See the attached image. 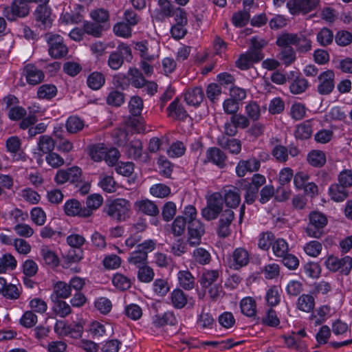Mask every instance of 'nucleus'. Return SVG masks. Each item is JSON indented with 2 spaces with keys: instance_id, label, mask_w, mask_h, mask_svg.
<instances>
[{
  "instance_id": "nucleus-55",
  "label": "nucleus",
  "mask_w": 352,
  "mask_h": 352,
  "mask_svg": "<svg viewBox=\"0 0 352 352\" xmlns=\"http://www.w3.org/2000/svg\"><path fill=\"white\" fill-rule=\"evenodd\" d=\"M68 173V181L78 187L82 184V170L78 166H73L67 168Z\"/></svg>"
},
{
  "instance_id": "nucleus-19",
  "label": "nucleus",
  "mask_w": 352,
  "mask_h": 352,
  "mask_svg": "<svg viewBox=\"0 0 352 352\" xmlns=\"http://www.w3.org/2000/svg\"><path fill=\"white\" fill-rule=\"evenodd\" d=\"M232 257V262L230 265L235 270L245 266L249 263V254L246 250L241 248H236Z\"/></svg>"
},
{
  "instance_id": "nucleus-27",
  "label": "nucleus",
  "mask_w": 352,
  "mask_h": 352,
  "mask_svg": "<svg viewBox=\"0 0 352 352\" xmlns=\"http://www.w3.org/2000/svg\"><path fill=\"white\" fill-rule=\"evenodd\" d=\"M22 0L13 1L10 7H6L3 10V15L9 21H14L21 16Z\"/></svg>"
},
{
  "instance_id": "nucleus-2",
  "label": "nucleus",
  "mask_w": 352,
  "mask_h": 352,
  "mask_svg": "<svg viewBox=\"0 0 352 352\" xmlns=\"http://www.w3.org/2000/svg\"><path fill=\"white\" fill-rule=\"evenodd\" d=\"M328 219L323 213L318 211L311 212L309 214V223L306 233L309 237L320 239L324 234V228Z\"/></svg>"
},
{
  "instance_id": "nucleus-63",
  "label": "nucleus",
  "mask_w": 352,
  "mask_h": 352,
  "mask_svg": "<svg viewBox=\"0 0 352 352\" xmlns=\"http://www.w3.org/2000/svg\"><path fill=\"white\" fill-rule=\"evenodd\" d=\"M336 43L340 46H346L352 43V34L346 30H340L335 36Z\"/></svg>"
},
{
  "instance_id": "nucleus-17",
  "label": "nucleus",
  "mask_w": 352,
  "mask_h": 352,
  "mask_svg": "<svg viewBox=\"0 0 352 352\" xmlns=\"http://www.w3.org/2000/svg\"><path fill=\"white\" fill-rule=\"evenodd\" d=\"M134 207L138 212L148 216L155 217L160 213L157 206L153 201L146 199L137 201Z\"/></svg>"
},
{
  "instance_id": "nucleus-57",
  "label": "nucleus",
  "mask_w": 352,
  "mask_h": 352,
  "mask_svg": "<svg viewBox=\"0 0 352 352\" xmlns=\"http://www.w3.org/2000/svg\"><path fill=\"white\" fill-rule=\"evenodd\" d=\"M150 192L154 197L158 198H164L170 195V189L168 186L165 184H157L151 187Z\"/></svg>"
},
{
  "instance_id": "nucleus-14",
  "label": "nucleus",
  "mask_w": 352,
  "mask_h": 352,
  "mask_svg": "<svg viewBox=\"0 0 352 352\" xmlns=\"http://www.w3.org/2000/svg\"><path fill=\"white\" fill-rule=\"evenodd\" d=\"M261 166L260 161L255 157L247 160H240L236 167V173L238 177H244L247 172L258 170Z\"/></svg>"
},
{
  "instance_id": "nucleus-56",
  "label": "nucleus",
  "mask_w": 352,
  "mask_h": 352,
  "mask_svg": "<svg viewBox=\"0 0 352 352\" xmlns=\"http://www.w3.org/2000/svg\"><path fill=\"white\" fill-rule=\"evenodd\" d=\"M193 257L195 261L200 265H206L210 263L211 259L209 252L202 248H199L194 250Z\"/></svg>"
},
{
  "instance_id": "nucleus-33",
  "label": "nucleus",
  "mask_w": 352,
  "mask_h": 352,
  "mask_svg": "<svg viewBox=\"0 0 352 352\" xmlns=\"http://www.w3.org/2000/svg\"><path fill=\"white\" fill-rule=\"evenodd\" d=\"M135 50L138 52L142 60L153 61L155 58V55L149 52L148 42L147 41L137 42Z\"/></svg>"
},
{
  "instance_id": "nucleus-58",
  "label": "nucleus",
  "mask_w": 352,
  "mask_h": 352,
  "mask_svg": "<svg viewBox=\"0 0 352 352\" xmlns=\"http://www.w3.org/2000/svg\"><path fill=\"white\" fill-rule=\"evenodd\" d=\"M129 111L133 116H138L141 114L143 109V101L140 97L133 96L131 98L129 104Z\"/></svg>"
},
{
  "instance_id": "nucleus-6",
  "label": "nucleus",
  "mask_w": 352,
  "mask_h": 352,
  "mask_svg": "<svg viewBox=\"0 0 352 352\" xmlns=\"http://www.w3.org/2000/svg\"><path fill=\"white\" fill-rule=\"evenodd\" d=\"M205 233V226L199 219L188 220L187 242L190 246L199 245Z\"/></svg>"
},
{
  "instance_id": "nucleus-23",
  "label": "nucleus",
  "mask_w": 352,
  "mask_h": 352,
  "mask_svg": "<svg viewBox=\"0 0 352 352\" xmlns=\"http://www.w3.org/2000/svg\"><path fill=\"white\" fill-rule=\"evenodd\" d=\"M71 295V290L68 283L63 281H58L53 286V294L51 298L53 301L59 298H67Z\"/></svg>"
},
{
  "instance_id": "nucleus-29",
  "label": "nucleus",
  "mask_w": 352,
  "mask_h": 352,
  "mask_svg": "<svg viewBox=\"0 0 352 352\" xmlns=\"http://www.w3.org/2000/svg\"><path fill=\"white\" fill-rule=\"evenodd\" d=\"M179 285L186 290L195 287V278L189 271H179L177 274Z\"/></svg>"
},
{
  "instance_id": "nucleus-28",
  "label": "nucleus",
  "mask_w": 352,
  "mask_h": 352,
  "mask_svg": "<svg viewBox=\"0 0 352 352\" xmlns=\"http://www.w3.org/2000/svg\"><path fill=\"white\" fill-rule=\"evenodd\" d=\"M170 300L175 309L184 308L188 302L187 296L181 289H175L170 294Z\"/></svg>"
},
{
  "instance_id": "nucleus-7",
  "label": "nucleus",
  "mask_w": 352,
  "mask_h": 352,
  "mask_svg": "<svg viewBox=\"0 0 352 352\" xmlns=\"http://www.w3.org/2000/svg\"><path fill=\"white\" fill-rule=\"evenodd\" d=\"M228 209L236 208L241 203V188L238 186H226L220 192Z\"/></svg>"
},
{
  "instance_id": "nucleus-54",
  "label": "nucleus",
  "mask_w": 352,
  "mask_h": 352,
  "mask_svg": "<svg viewBox=\"0 0 352 352\" xmlns=\"http://www.w3.org/2000/svg\"><path fill=\"white\" fill-rule=\"evenodd\" d=\"M90 16L96 23L104 25L109 19V12L103 8H99L92 10L90 12Z\"/></svg>"
},
{
  "instance_id": "nucleus-22",
  "label": "nucleus",
  "mask_w": 352,
  "mask_h": 352,
  "mask_svg": "<svg viewBox=\"0 0 352 352\" xmlns=\"http://www.w3.org/2000/svg\"><path fill=\"white\" fill-rule=\"evenodd\" d=\"M207 159L219 168H223L226 166L227 157L221 149L217 147H212L208 149L206 152Z\"/></svg>"
},
{
  "instance_id": "nucleus-26",
  "label": "nucleus",
  "mask_w": 352,
  "mask_h": 352,
  "mask_svg": "<svg viewBox=\"0 0 352 352\" xmlns=\"http://www.w3.org/2000/svg\"><path fill=\"white\" fill-rule=\"evenodd\" d=\"M219 277V272L216 270H206L204 272L200 278V285L204 288H208L210 286L217 284Z\"/></svg>"
},
{
  "instance_id": "nucleus-9",
  "label": "nucleus",
  "mask_w": 352,
  "mask_h": 352,
  "mask_svg": "<svg viewBox=\"0 0 352 352\" xmlns=\"http://www.w3.org/2000/svg\"><path fill=\"white\" fill-rule=\"evenodd\" d=\"M52 10L45 4H39L34 12V19L36 22H39L38 26L44 30L49 29L52 25V19L51 17Z\"/></svg>"
},
{
  "instance_id": "nucleus-25",
  "label": "nucleus",
  "mask_w": 352,
  "mask_h": 352,
  "mask_svg": "<svg viewBox=\"0 0 352 352\" xmlns=\"http://www.w3.org/2000/svg\"><path fill=\"white\" fill-rule=\"evenodd\" d=\"M331 198L335 201H342L349 196L346 188L340 184H332L329 190Z\"/></svg>"
},
{
  "instance_id": "nucleus-1",
  "label": "nucleus",
  "mask_w": 352,
  "mask_h": 352,
  "mask_svg": "<svg viewBox=\"0 0 352 352\" xmlns=\"http://www.w3.org/2000/svg\"><path fill=\"white\" fill-rule=\"evenodd\" d=\"M130 203L125 199H116L106 203L104 212L111 218L118 221H124L128 217Z\"/></svg>"
},
{
  "instance_id": "nucleus-45",
  "label": "nucleus",
  "mask_w": 352,
  "mask_h": 352,
  "mask_svg": "<svg viewBox=\"0 0 352 352\" xmlns=\"http://www.w3.org/2000/svg\"><path fill=\"white\" fill-rule=\"evenodd\" d=\"M297 305L300 310L309 312L314 307V298L311 295L303 294L298 298Z\"/></svg>"
},
{
  "instance_id": "nucleus-52",
  "label": "nucleus",
  "mask_w": 352,
  "mask_h": 352,
  "mask_svg": "<svg viewBox=\"0 0 352 352\" xmlns=\"http://www.w3.org/2000/svg\"><path fill=\"white\" fill-rule=\"evenodd\" d=\"M129 74L131 76V84L136 88L144 87L146 84V79L141 72L136 68L129 69Z\"/></svg>"
},
{
  "instance_id": "nucleus-12",
  "label": "nucleus",
  "mask_w": 352,
  "mask_h": 352,
  "mask_svg": "<svg viewBox=\"0 0 352 352\" xmlns=\"http://www.w3.org/2000/svg\"><path fill=\"white\" fill-rule=\"evenodd\" d=\"M234 218V213L231 209H226L221 214L217 234L221 238H226L230 234V224Z\"/></svg>"
},
{
  "instance_id": "nucleus-64",
  "label": "nucleus",
  "mask_w": 352,
  "mask_h": 352,
  "mask_svg": "<svg viewBox=\"0 0 352 352\" xmlns=\"http://www.w3.org/2000/svg\"><path fill=\"white\" fill-rule=\"evenodd\" d=\"M336 68L341 70L343 73L352 74V58L346 57L343 59L333 60Z\"/></svg>"
},
{
  "instance_id": "nucleus-59",
  "label": "nucleus",
  "mask_w": 352,
  "mask_h": 352,
  "mask_svg": "<svg viewBox=\"0 0 352 352\" xmlns=\"http://www.w3.org/2000/svg\"><path fill=\"white\" fill-rule=\"evenodd\" d=\"M112 282L113 285L120 290H126L129 289L131 285V280L121 274H115L113 277Z\"/></svg>"
},
{
  "instance_id": "nucleus-8",
  "label": "nucleus",
  "mask_w": 352,
  "mask_h": 352,
  "mask_svg": "<svg viewBox=\"0 0 352 352\" xmlns=\"http://www.w3.org/2000/svg\"><path fill=\"white\" fill-rule=\"evenodd\" d=\"M318 3L319 0H290L287 6L292 14H307L315 10Z\"/></svg>"
},
{
  "instance_id": "nucleus-53",
  "label": "nucleus",
  "mask_w": 352,
  "mask_h": 352,
  "mask_svg": "<svg viewBox=\"0 0 352 352\" xmlns=\"http://www.w3.org/2000/svg\"><path fill=\"white\" fill-rule=\"evenodd\" d=\"M103 198L98 194H94L87 197L86 200V207L85 209L90 210V216L93 213V210L98 208L102 204Z\"/></svg>"
},
{
  "instance_id": "nucleus-43",
  "label": "nucleus",
  "mask_w": 352,
  "mask_h": 352,
  "mask_svg": "<svg viewBox=\"0 0 352 352\" xmlns=\"http://www.w3.org/2000/svg\"><path fill=\"white\" fill-rule=\"evenodd\" d=\"M38 146L43 153H50L53 151L55 147V142L50 135H41L38 142Z\"/></svg>"
},
{
  "instance_id": "nucleus-18",
  "label": "nucleus",
  "mask_w": 352,
  "mask_h": 352,
  "mask_svg": "<svg viewBox=\"0 0 352 352\" xmlns=\"http://www.w3.org/2000/svg\"><path fill=\"white\" fill-rule=\"evenodd\" d=\"M177 322L173 311H168L162 314H157L153 317V324L157 327L165 325H175Z\"/></svg>"
},
{
  "instance_id": "nucleus-16",
  "label": "nucleus",
  "mask_w": 352,
  "mask_h": 352,
  "mask_svg": "<svg viewBox=\"0 0 352 352\" xmlns=\"http://www.w3.org/2000/svg\"><path fill=\"white\" fill-rule=\"evenodd\" d=\"M241 190H245V193L244 195L245 203L248 205L252 204L258 197L259 189L252 186L249 182L245 179H241L235 183Z\"/></svg>"
},
{
  "instance_id": "nucleus-10",
  "label": "nucleus",
  "mask_w": 352,
  "mask_h": 352,
  "mask_svg": "<svg viewBox=\"0 0 352 352\" xmlns=\"http://www.w3.org/2000/svg\"><path fill=\"white\" fill-rule=\"evenodd\" d=\"M2 102L6 104V109L8 110V116L13 121L22 119V107L19 106V100L14 95H8L3 98Z\"/></svg>"
},
{
  "instance_id": "nucleus-36",
  "label": "nucleus",
  "mask_w": 352,
  "mask_h": 352,
  "mask_svg": "<svg viewBox=\"0 0 352 352\" xmlns=\"http://www.w3.org/2000/svg\"><path fill=\"white\" fill-rule=\"evenodd\" d=\"M277 57L283 61L285 65H289L296 60V52L292 46L281 47Z\"/></svg>"
},
{
  "instance_id": "nucleus-47",
  "label": "nucleus",
  "mask_w": 352,
  "mask_h": 352,
  "mask_svg": "<svg viewBox=\"0 0 352 352\" xmlns=\"http://www.w3.org/2000/svg\"><path fill=\"white\" fill-rule=\"evenodd\" d=\"M142 142L140 140L134 139L128 145V153L131 157L137 160L142 157Z\"/></svg>"
},
{
  "instance_id": "nucleus-11",
  "label": "nucleus",
  "mask_w": 352,
  "mask_h": 352,
  "mask_svg": "<svg viewBox=\"0 0 352 352\" xmlns=\"http://www.w3.org/2000/svg\"><path fill=\"white\" fill-rule=\"evenodd\" d=\"M263 58L261 52L256 50H249L240 55L236 61V66L242 70H246L251 67L254 63H258Z\"/></svg>"
},
{
  "instance_id": "nucleus-35",
  "label": "nucleus",
  "mask_w": 352,
  "mask_h": 352,
  "mask_svg": "<svg viewBox=\"0 0 352 352\" xmlns=\"http://www.w3.org/2000/svg\"><path fill=\"white\" fill-rule=\"evenodd\" d=\"M41 253L45 263L52 267H56L59 264V258L56 254L51 250L47 246L43 245L41 248Z\"/></svg>"
},
{
  "instance_id": "nucleus-24",
  "label": "nucleus",
  "mask_w": 352,
  "mask_h": 352,
  "mask_svg": "<svg viewBox=\"0 0 352 352\" xmlns=\"http://www.w3.org/2000/svg\"><path fill=\"white\" fill-rule=\"evenodd\" d=\"M168 116L177 120H185L188 114L182 105L179 104V100L175 99L167 108Z\"/></svg>"
},
{
  "instance_id": "nucleus-46",
  "label": "nucleus",
  "mask_w": 352,
  "mask_h": 352,
  "mask_svg": "<svg viewBox=\"0 0 352 352\" xmlns=\"http://www.w3.org/2000/svg\"><path fill=\"white\" fill-rule=\"evenodd\" d=\"M158 5L160 10L157 18L162 19L164 17H170L173 16L175 12L173 6L168 0H159Z\"/></svg>"
},
{
  "instance_id": "nucleus-4",
  "label": "nucleus",
  "mask_w": 352,
  "mask_h": 352,
  "mask_svg": "<svg viewBox=\"0 0 352 352\" xmlns=\"http://www.w3.org/2000/svg\"><path fill=\"white\" fill-rule=\"evenodd\" d=\"M155 248V242L151 239L146 240L142 243L138 244L137 250L132 252L128 258L131 264L136 265L138 267L146 263L148 253L153 251Z\"/></svg>"
},
{
  "instance_id": "nucleus-42",
  "label": "nucleus",
  "mask_w": 352,
  "mask_h": 352,
  "mask_svg": "<svg viewBox=\"0 0 352 352\" xmlns=\"http://www.w3.org/2000/svg\"><path fill=\"white\" fill-rule=\"evenodd\" d=\"M107 147L104 144H96L89 146V155L96 162L104 159Z\"/></svg>"
},
{
  "instance_id": "nucleus-30",
  "label": "nucleus",
  "mask_w": 352,
  "mask_h": 352,
  "mask_svg": "<svg viewBox=\"0 0 352 352\" xmlns=\"http://www.w3.org/2000/svg\"><path fill=\"white\" fill-rule=\"evenodd\" d=\"M6 144L8 151L13 154V158L19 160L21 158V154L18 153L21 145L20 139L17 136H11L7 139Z\"/></svg>"
},
{
  "instance_id": "nucleus-3",
  "label": "nucleus",
  "mask_w": 352,
  "mask_h": 352,
  "mask_svg": "<svg viewBox=\"0 0 352 352\" xmlns=\"http://www.w3.org/2000/svg\"><path fill=\"white\" fill-rule=\"evenodd\" d=\"M48 45L49 55L55 59L65 57L68 54V47L64 43L63 36L53 32H47L44 36Z\"/></svg>"
},
{
  "instance_id": "nucleus-44",
  "label": "nucleus",
  "mask_w": 352,
  "mask_h": 352,
  "mask_svg": "<svg viewBox=\"0 0 352 352\" xmlns=\"http://www.w3.org/2000/svg\"><path fill=\"white\" fill-rule=\"evenodd\" d=\"M333 38L334 36L333 32L327 28H322L318 32L316 36L317 41L323 47H326L331 44L333 41Z\"/></svg>"
},
{
  "instance_id": "nucleus-38",
  "label": "nucleus",
  "mask_w": 352,
  "mask_h": 352,
  "mask_svg": "<svg viewBox=\"0 0 352 352\" xmlns=\"http://www.w3.org/2000/svg\"><path fill=\"white\" fill-rule=\"evenodd\" d=\"M85 33L94 37H100L104 30V25L96 22L85 21L83 24Z\"/></svg>"
},
{
  "instance_id": "nucleus-37",
  "label": "nucleus",
  "mask_w": 352,
  "mask_h": 352,
  "mask_svg": "<svg viewBox=\"0 0 352 352\" xmlns=\"http://www.w3.org/2000/svg\"><path fill=\"white\" fill-rule=\"evenodd\" d=\"M309 87L307 79L297 76L290 84L289 89L293 94H300L305 92Z\"/></svg>"
},
{
  "instance_id": "nucleus-49",
  "label": "nucleus",
  "mask_w": 352,
  "mask_h": 352,
  "mask_svg": "<svg viewBox=\"0 0 352 352\" xmlns=\"http://www.w3.org/2000/svg\"><path fill=\"white\" fill-rule=\"evenodd\" d=\"M298 34L294 33H283L280 35L276 40V45L279 47L295 45L298 38Z\"/></svg>"
},
{
  "instance_id": "nucleus-41",
  "label": "nucleus",
  "mask_w": 352,
  "mask_h": 352,
  "mask_svg": "<svg viewBox=\"0 0 352 352\" xmlns=\"http://www.w3.org/2000/svg\"><path fill=\"white\" fill-rule=\"evenodd\" d=\"M16 266V261L10 254H5L0 257V274L6 273L9 270H14Z\"/></svg>"
},
{
  "instance_id": "nucleus-40",
  "label": "nucleus",
  "mask_w": 352,
  "mask_h": 352,
  "mask_svg": "<svg viewBox=\"0 0 352 352\" xmlns=\"http://www.w3.org/2000/svg\"><path fill=\"white\" fill-rule=\"evenodd\" d=\"M65 126L69 133H76L84 128L85 124L82 120L74 116L67 119Z\"/></svg>"
},
{
  "instance_id": "nucleus-48",
  "label": "nucleus",
  "mask_w": 352,
  "mask_h": 352,
  "mask_svg": "<svg viewBox=\"0 0 352 352\" xmlns=\"http://www.w3.org/2000/svg\"><path fill=\"white\" fill-rule=\"evenodd\" d=\"M223 195L220 192L212 193L207 201V204L219 214L223 211Z\"/></svg>"
},
{
  "instance_id": "nucleus-61",
  "label": "nucleus",
  "mask_w": 352,
  "mask_h": 352,
  "mask_svg": "<svg viewBox=\"0 0 352 352\" xmlns=\"http://www.w3.org/2000/svg\"><path fill=\"white\" fill-rule=\"evenodd\" d=\"M138 267V277L141 282L149 283L153 279L154 272L151 267L144 265Z\"/></svg>"
},
{
  "instance_id": "nucleus-50",
  "label": "nucleus",
  "mask_w": 352,
  "mask_h": 352,
  "mask_svg": "<svg viewBox=\"0 0 352 352\" xmlns=\"http://www.w3.org/2000/svg\"><path fill=\"white\" fill-rule=\"evenodd\" d=\"M56 93L57 89L54 85L45 84L38 88L37 95L41 99H51L56 95Z\"/></svg>"
},
{
  "instance_id": "nucleus-34",
  "label": "nucleus",
  "mask_w": 352,
  "mask_h": 352,
  "mask_svg": "<svg viewBox=\"0 0 352 352\" xmlns=\"http://www.w3.org/2000/svg\"><path fill=\"white\" fill-rule=\"evenodd\" d=\"M105 82L104 75L98 72L91 73L87 78V83L93 90L99 89Z\"/></svg>"
},
{
  "instance_id": "nucleus-31",
  "label": "nucleus",
  "mask_w": 352,
  "mask_h": 352,
  "mask_svg": "<svg viewBox=\"0 0 352 352\" xmlns=\"http://www.w3.org/2000/svg\"><path fill=\"white\" fill-rule=\"evenodd\" d=\"M312 134V124L310 120H306L296 126L295 137L300 140L309 139Z\"/></svg>"
},
{
  "instance_id": "nucleus-5",
  "label": "nucleus",
  "mask_w": 352,
  "mask_h": 352,
  "mask_svg": "<svg viewBox=\"0 0 352 352\" xmlns=\"http://www.w3.org/2000/svg\"><path fill=\"white\" fill-rule=\"evenodd\" d=\"M318 85L317 91L320 95H329L335 87V73L332 69H327L318 76Z\"/></svg>"
},
{
  "instance_id": "nucleus-39",
  "label": "nucleus",
  "mask_w": 352,
  "mask_h": 352,
  "mask_svg": "<svg viewBox=\"0 0 352 352\" xmlns=\"http://www.w3.org/2000/svg\"><path fill=\"white\" fill-rule=\"evenodd\" d=\"M241 312L248 316L252 317L256 314V302L251 297H246L241 300Z\"/></svg>"
},
{
  "instance_id": "nucleus-32",
  "label": "nucleus",
  "mask_w": 352,
  "mask_h": 352,
  "mask_svg": "<svg viewBox=\"0 0 352 352\" xmlns=\"http://www.w3.org/2000/svg\"><path fill=\"white\" fill-rule=\"evenodd\" d=\"M308 162L314 167H322L326 163V156L323 151L314 150L307 155Z\"/></svg>"
},
{
  "instance_id": "nucleus-60",
  "label": "nucleus",
  "mask_w": 352,
  "mask_h": 352,
  "mask_svg": "<svg viewBox=\"0 0 352 352\" xmlns=\"http://www.w3.org/2000/svg\"><path fill=\"white\" fill-rule=\"evenodd\" d=\"M250 15L249 12L243 10L235 12L232 18L233 24L236 27L245 26L249 21Z\"/></svg>"
},
{
  "instance_id": "nucleus-15",
  "label": "nucleus",
  "mask_w": 352,
  "mask_h": 352,
  "mask_svg": "<svg viewBox=\"0 0 352 352\" xmlns=\"http://www.w3.org/2000/svg\"><path fill=\"white\" fill-rule=\"evenodd\" d=\"M217 144L222 148L228 150L232 154H239L241 150V142L239 140L230 138L224 135L218 137Z\"/></svg>"
},
{
  "instance_id": "nucleus-21",
  "label": "nucleus",
  "mask_w": 352,
  "mask_h": 352,
  "mask_svg": "<svg viewBox=\"0 0 352 352\" xmlns=\"http://www.w3.org/2000/svg\"><path fill=\"white\" fill-rule=\"evenodd\" d=\"M25 70L26 72V80L30 85H36L43 80L44 73L34 65H26Z\"/></svg>"
},
{
  "instance_id": "nucleus-62",
  "label": "nucleus",
  "mask_w": 352,
  "mask_h": 352,
  "mask_svg": "<svg viewBox=\"0 0 352 352\" xmlns=\"http://www.w3.org/2000/svg\"><path fill=\"white\" fill-rule=\"evenodd\" d=\"M124 102V94L117 90L111 91L107 98V104L115 107H120Z\"/></svg>"
},
{
  "instance_id": "nucleus-13",
  "label": "nucleus",
  "mask_w": 352,
  "mask_h": 352,
  "mask_svg": "<svg viewBox=\"0 0 352 352\" xmlns=\"http://www.w3.org/2000/svg\"><path fill=\"white\" fill-rule=\"evenodd\" d=\"M64 210L68 216H78L84 218L90 217V210L85 209L80 202L74 199H70L65 204Z\"/></svg>"
},
{
  "instance_id": "nucleus-20",
  "label": "nucleus",
  "mask_w": 352,
  "mask_h": 352,
  "mask_svg": "<svg viewBox=\"0 0 352 352\" xmlns=\"http://www.w3.org/2000/svg\"><path fill=\"white\" fill-rule=\"evenodd\" d=\"M204 97V91L201 87H195L188 89L184 94V99L188 104L198 106Z\"/></svg>"
},
{
  "instance_id": "nucleus-51",
  "label": "nucleus",
  "mask_w": 352,
  "mask_h": 352,
  "mask_svg": "<svg viewBox=\"0 0 352 352\" xmlns=\"http://www.w3.org/2000/svg\"><path fill=\"white\" fill-rule=\"evenodd\" d=\"M188 221L183 216H177L172 223V232L175 236H179L184 232Z\"/></svg>"
}]
</instances>
